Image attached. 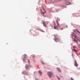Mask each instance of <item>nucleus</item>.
I'll use <instances>...</instances> for the list:
<instances>
[{
	"instance_id": "f03ea898",
	"label": "nucleus",
	"mask_w": 80,
	"mask_h": 80,
	"mask_svg": "<svg viewBox=\"0 0 80 80\" xmlns=\"http://www.w3.org/2000/svg\"><path fill=\"white\" fill-rule=\"evenodd\" d=\"M54 37L55 38L54 39L55 42H57V41H58V42H59V39H58V38H56V35H54Z\"/></svg>"
},
{
	"instance_id": "f257e3e1",
	"label": "nucleus",
	"mask_w": 80,
	"mask_h": 80,
	"mask_svg": "<svg viewBox=\"0 0 80 80\" xmlns=\"http://www.w3.org/2000/svg\"><path fill=\"white\" fill-rule=\"evenodd\" d=\"M48 73L50 78L51 77H52V75H53V73L51 72H48Z\"/></svg>"
},
{
	"instance_id": "0eeeda50",
	"label": "nucleus",
	"mask_w": 80,
	"mask_h": 80,
	"mask_svg": "<svg viewBox=\"0 0 80 80\" xmlns=\"http://www.w3.org/2000/svg\"><path fill=\"white\" fill-rule=\"evenodd\" d=\"M75 66L76 67H78V64L77 63V61H75Z\"/></svg>"
},
{
	"instance_id": "6ab92c4d",
	"label": "nucleus",
	"mask_w": 80,
	"mask_h": 80,
	"mask_svg": "<svg viewBox=\"0 0 80 80\" xmlns=\"http://www.w3.org/2000/svg\"><path fill=\"white\" fill-rule=\"evenodd\" d=\"M73 48H75V46H73Z\"/></svg>"
},
{
	"instance_id": "4be33fe9",
	"label": "nucleus",
	"mask_w": 80,
	"mask_h": 80,
	"mask_svg": "<svg viewBox=\"0 0 80 80\" xmlns=\"http://www.w3.org/2000/svg\"><path fill=\"white\" fill-rule=\"evenodd\" d=\"M28 63H29L30 62V61H29V60H28Z\"/></svg>"
},
{
	"instance_id": "ddd939ff",
	"label": "nucleus",
	"mask_w": 80,
	"mask_h": 80,
	"mask_svg": "<svg viewBox=\"0 0 80 80\" xmlns=\"http://www.w3.org/2000/svg\"><path fill=\"white\" fill-rule=\"evenodd\" d=\"M39 73H40V75H42V72L40 71H39Z\"/></svg>"
},
{
	"instance_id": "423d86ee",
	"label": "nucleus",
	"mask_w": 80,
	"mask_h": 80,
	"mask_svg": "<svg viewBox=\"0 0 80 80\" xmlns=\"http://www.w3.org/2000/svg\"><path fill=\"white\" fill-rule=\"evenodd\" d=\"M56 22H57L58 26L59 27V26H60V25H59V23H58V20H56Z\"/></svg>"
},
{
	"instance_id": "bb28decb",
	"label": "nucleus",
	"mask_w": 80,
	"mask_h": 80,
	"mask_svg": "<svg viewBox=\"0 0 80 80\" xmlns=\"http://www.w3.org/2000/svg\"><path fill=\"white\" fill-rule=\"evenodd\" d=\"M67 4V3H66Z\"/></svg>"
},
{
	"instance_id": "39448f33",
	"label": "nucleus",
	"mask_w": 80,
	"mask_h": 80,
	"mask_svg": "<svg viewBox=\"0 0 80 80\" xmlns=\"http://www.w3.org/2000/svg\"><path fill=\"white\" fill-rule=\"evenodd\" d=\"M42 22L44 27H47V25H46V23H45V22L44 21H42Z\"/></svg>"
},
{
	"instance_id": "1a4fd4ad",
	"label": "nucleus",
	"mask_w": 80,
	"mask_h": 80,
	"mask_svg": "<svg viewBox=\"0 0 80 80\" xmlns=\"http://www.w3.org/2000/svg\"><path fill=\"white\" fill-rule=\"evenodd\" d=\"M74 40H72L73 42H76L77 43H78V41L76 40V39L75 38H73Z\"/></svg>"
},
{
	"instance_id": "f8f14e48",
	"label": "nucleus",
	"mask_w": 80,
	"mask_h": 80,
	"mask_svg": "<svg viewBox=\"0 0 80 80\" xmlns=\"http://www.w3.org/2000/svg\"><path fill=\"white\" fill-rule=\"evenodd\" d=\"M54 29H58V27H57V26L55 27V26H54Z\"/></svg>"
},
{
	"instance_id": "393cba45",
	"label": "nucleus",
	"mask_w": 80,
	"mask_h": 80,
	"mask_svg": "<svg viewBox=\"0 0 80 80\" xmlns=\"http://www.w3.org/2000/svg\"><path fill=\"white\" fill-rule=\"evenodd\" d=\"M66 27L67 28H68V26H66Z\"/></svg>"
},
{
	"instance_id": "7ed1b4c3",
	"label": "nucleus",
	"mask_w": 80,
	"mask_h": 80,
	"mask_svg": "<svg viewBox=\"0 0 80 80\" xmlns=\"http://www.w3.org/2000/svg\"><path fill=\"white\" fill-rule=\"evenodd\" d=\"M43 11H42V10H41V13L42 14V15H44V13H46V11H45V9H43Z\"/></svg>"
},
{
	"instance_id": "412c9836",
	"label": "nucleus",
	"mask_w": 80,
	"mask_h": 80,
	"mask_svg": "<svg viewBox=\"0 0 80 80\" xmlns=\"http://www.w3.org/2000/svg\"><path fill=\"white\" fill-rule=\"evenodd\" d=\"M42 63L43 64H45V63H44V62H42Z\"/></svg>"
},
{
	"instance_id": "f3484780",
	"label": "nucleus",
	"mask_w": 80,
	"mask_h": 80,
	"mask_svg": "<svg viewBox=\"0 0 80 80\" xmlns=\"http://www.w3.org/2000/svg\"><path fill=\"white\" fill-rule=\"evenodd\" d=\"M71 80H74V79H73V78H71Z\"/></svg>"
},
{
	"instance_id": "9b49d317",
	"label": "nucleus",
	"mask_w": 80,
	"mask_h": 80,
	"mask_svg": "<svg viewBox=\"0 0 80 80\" xmlns=\"http://www.w3.org/2000/svg\"><path fill=\"white\" fill-rule=\"evenodd\" d=\"M72 35H73V36H74V37H75V38H76V37H77V36L76 35L75 33H73Z\"/></svg>"
},
{
	"instance_id": "2eb2a0df",
	"label": "nucleus",
	"mask_w": 80,
	"mask_h": 80,
	"mask_svg": "<svg viewBox=\"0 0 80 80\" xmlns=\"http://www.w3.org/2000/svg\"><path fill=\"white\" fill-rule=\"evenodd\" d=\"M73 51H74V52H77V50H76V49H73Z\"/></svg>"
},
{
	"instance_id": "dca6fc26",
	"label": "nucleus",
	"mask_w": 80,
	"mask_h": 80,
	"mask_svg": "<svg viewBox=\"0 0 80 80\" xmlns=\"http://www.w3.org/2000/svg\"><path fill=\"white\" fill-rule=\"evenodd\" d=\"M57 78H58V80H60V78L58 77H57Z\"/></svg>"
},
{
	"instance_id": "aec40b11",
	"label": "nucleus",
	"mask_w": 80,
	"mask_h": 80,
	"mask_svg": "<svg viewBox=\"0 0 80 80\" xmlns=\"http://www.w3.org/2000/svg\"><path fill=\"white\" fill-rule=\"evenodd\" d=\"M60 77H61V78H62V76L60 75Z\"/></svg>"
},
{
	"instance_id": "5701e85b",
	"label": "nucleus",
	"mask_w": 80,
	"mask_h": 80,
	"mask_svg": "<svg viewBox=\"0 0 80 80\" xmlns=\"http://www.w3.org/2000/svg\"><path fill=\"white\" fill-rule=\"evenodd\" d=\"M63 28H62V29H61V30H63Z\"/></svg>"
},
{
	"instance_id": "6e6552de",
	"label": "nucleus",
	"mask_w": 80,
	"mask_h": 80,
	"mask_svg": "<svg viewBox=\"0 0 80 80\" xmlns=\"http://www.w3.org/2000/svg\"><path fill=\"white\" fill-rule=\"evenodd\" d=\"M57 69L58 72H61V70H60V68H57Z\"/></svg>"
},
{
	"instance_id": "20e7f679",
	"label": "nucleus",
	"mask_w": 80,
	"mask_h": 80,
	"mask_svg": "<svg viewBox=\"0 0 80 80\" xmlns=\"http://www.w3.org/2000/svg\"><path fill=\"white\" fill-rule=\"evenodd\" d=\"M27 56L26 54L24 55V58L23 59V62H25L26 61V58L27 57Z\"/></svg>"
},
{
	"instance_id": "4468645a",
	"label": "nucleus",
	"mask_w": 80,
	"mask_h": 80,
	"mask_svg": "<svg viewBox=\"0 0 80 80\" xmlns=\"http://www.w3.org/2000/svg\"><path fill=\"white\" fill-rule=\"evenodd\" d=\"M76 30L77 32H78V33H79V34H80V32H79V31H78V30Z\"/></svg>"
},
{
	"instance_id": "a211bd4d",
	"label": "nucleus",
	"mask_w": 80,
	"mask_h": 80,
	"mask_svg": "<svg viewBox=\"0 0 80 80\" xmlns=\"http://www.w3.org/2000/svg\"><path fill=\"white\" fill-rule=\"evenodd\" d=\"M25 73V72H22V74H25V73Z\"/></svg>"
},
{
	"instance_id": "9d476101",
	"label": "nucleus",
	"mask_w": 80,
	"mask_h": 80,
	"mask_svg": "<svg viewBox=\"0 0 80 80\" xmlns=\"http://www.w3.org/2000/svg\"><path fill=\"white\" fill-rule=\"evenodd\" d=\"M28 67H29V66H28L27 65H26V66L25 68H26V70H28Z\"/></svg>"
},
{
	"instance_id": "b1692460",
	"label": "nucleus",
	"mask_w": 80,
	"mask_h": 80,
	"mask_svg": "<svg viewBox=\"0 0 80 80\" xmlns=\"http://www.w3.org/2000/svg\"><path fill=\"white\" fill-rule=\"evenodd\" d=\"M41 32H43V31L42 30H41Z\"/></svg>"
},
{
	"instance_id": "a878e982",
	"label": "nucleus",
	"mask_w": 80,
	"mask_h": 80,
	"mask_svg": "<svg viewBox=\"0 0 80 80\" xmlns=\"http://www.w3.org/2000/svg\"><path fill=\"white\" fill-rule=\"evenodd\" d=\"M79 55H80V53H79Z\"/></svg>"
}]
</instances>
